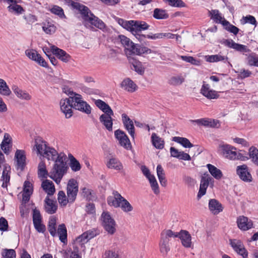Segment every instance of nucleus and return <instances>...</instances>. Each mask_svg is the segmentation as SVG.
<instances>
[{
    "label": "nucleus",
    "mask_w": 258,
    "mask_h": 258,
    "mask_svg": "<svg viewBox=\"0 0 258 258\" xmlns=\"http://www.w3.org/2000/svg\"><path fill=\"white\" fill-rule=\"evenodd\" d=\"M225 44L227 46L233 48L237 51L241 52H247L250 51V50L246 45L235 43L231 39L226 40Z\"/></svg>",
    "instance_id": "nucleus-22"
},
{
    "label": "nucleus",
    "mask_w": 258,
    "mask_h": 258,
    "mask_svg": "<svg viewBox=\"0 0 258 258\" xmlns=\"http://www.w3.org/2000/svg\"><path fill=\"white\" fill-rule=\"evenodd\" d=\"M63 91L64 93L68 95L69 98H65L66 99L70 100L71 101L73 99V98H75V96L78 95L79 94L74 92L70 88H64L63 89Z\"/></svg>",
    "instance_id": "nucleus-62"
},
{
    "label": "nucleus",
    "mask_w": 258,
    "mask_h": 258,
    "mask_svg": "<svg viewBox=\"0 0 258 258\" xmlns=\"http://www.w3.org/2000/svg\"><path fill=\"white\" fill-rule=\"evenodd\" d=\"M51 13L58 15L60 18L64 17L62 9L58 6H54L50 10Z\"/></svg>",
    "instance_id": "nucleus-58"
},
{
    "label": "nucleus",
    "mask_w": 258,
    "mask_h": 258,
    "mask_svg": "<svg viewBox=\"0 0 258 258\" xmlns=\"http://www.w3.org/2000/svg\"><path fill=\"white\" fill-rule=\"evenodd\" d=\"M56 220L55 217H51L49 220L48 230L53 237L58 235L61 242L66 243L67 242V231L64 224L59 225L57 232L56 230Z\"/></svg>",
    "instance_id": "nucleus-4"
},
{
    "label": "nucleus",
    "mask_w": 258,
    "mask_h": 258,
    "mask_svg": "<svg viewBox=\"0 0 258 258\" xmlns=\"http://www.w3.org/2000/svg\"><path fill=\"white\" fill-rule=\"evenodd\" d=\"M113 195L107 198L108 204L114 208H119L123 197L117 191H113Z\"/></svg>",
    "instance_id": "nucleus-23"
},
{
    "label": "nucleus",
    "mask_w": 258,
    "mask_h": 258,
    "mask_svg": "<svg viewBox=\"0 0 258 258\" xmlns=\"http://www.w3.org/2000/svg\"><path fill=\"white\" fill-rule=\"evenodd\" d=\"M177 232L170 229H164L160 234V241L169 243L170 238H176Z\"/></svg>",
    "instance_id": "nucleus-30"
},
{
    "label": "nucleus",
    "mask_w": 258,
    "mask_h": 258,
    "mask_svg": "<svg viewBox=\"0 0 258 258\" xmlns=\"http://www.w3.org/2000/svg\"><path fill=\"white\" fill-rule=\"evenodd\" d=\"M121 87L124 90L130 92H134L137 88L136 85L129 78H126L122 81Z\"/></svg>",
    "instance_id": "nucleus-33"
},
{
    "label": "nucleus",
    "mask_w": 258,
    "mask_h": 258,
    "mask_svg": "<svg viewBox=\"0 0 258 258\" xmlns=\"http://www.w3.org/2000/svg\"><path fill=\"white\" fill-rule=\"evenodd\" d=\"M103 258H119L118 255L115 252L111 250L106 251L103 255Z\"/></svg>",
    "instance_id": "nucleus-64"
},
{
    "label": "nucleus",
    "mask_w": 258,
    "mask_h": 258,
    "mask_svg": "<svg viewBox=\"0 0 258 258\" xmlns=\"http://www.w3.org/2000/svg\"><path fill=\"white\" fill-rule=\"evenodd\" d=\"M148 179L149 180L152 189L153 190L154 193L155 195H158L160 192V190L158 184L155 176L154 175L151 176L150 177H149Z\"/></svg>",
    "instance_id": "nucleus-49"
},
{
    "label": "nucleus",
    "mask_w": 258,
    "mask_h": 258,
    "mask_svg": "<svg viewBox=\"0 0 258 258\" xmlns=\"http://www.w3.org/2000/svg\"><path fill=\"white\" fill-rule=\"evenodd\" d=\"M181 58L186 61V62H189L192 64H195V65H196V66H199L200 65V62L199 60H197L195 58H194L192 56H180Z\"/></svg>",
    "instance_id": "nucleus-57"
},
{
    "label": "nucleus",
    "mask_w": 258,
    "mask_h": 258,
    "mask_svg": "<svg viewBox=\"0 0 258 258\" xmlns=\"http://www.w3.org/2000/svg\"><path fill=\"white\" fill-rule=\"evenodd\" d=\"M205 60L209 62H217L223 61L224 62H228V58L226 56L222 55L219 53L215 55H206Z\"/></svg>",
    "instance_id": "nucleus-32"
},
{
    "label": "nucleus",
    "mask_w": 258,
    "mask_h": 258,
    "mask_svg": "<svg viewBox=\"0 0 258 258\" xmlns=\"http://www.w3.org/2000/svg\"><path fill=\"white\" fill-rule=\"evenodd\" d=\"M94 235H95L93 232L87 231L84 232L76 238L75 240V244L83 245L86 243L88 240L94 237Z\"/></svg>",
    "instance_id": "nucleus-31"
},
{
    "label": "nucleus",
    "mask_w": 258,
    "mask_h": 258,
    "mask_svg": "<svg viewBox=\"0 0 258 258\" xmlns=\"http://www.w3.org/2000/svg\"><path fill=\"white\" fill-rule=\"evenodd\" d=\"M163 2L172 7L182 8L185 7V4L182 0H163Z\"/></svg>",
    "instance_id": "nucleus-53"
},
{
    "label": "nucleus",
    "mask_w": 258,
    "mask_h": 258,
    "mask_svg": "<svg viewBox=\"0 0 258 258\" xmlns=\"http://www.w3.org/2000/svg\"><path fill=\"white\" fill-rule=\"evenodd\" d=\"M33 150L36 151L38 155L48 160L54 161L52 168L49 172V177L59 184L68 169L66 162V155L63 153L58 154L54 148L49 146L46 142L39 138L35 140Z\"/></svg>",
    "instance_id": "nucleus-1"
},
{
    "label": "nucleus",
    "mask_w": 258,
    "mask_h": 258,
    "mask_svg": "<svg viewBox=\"0 0 258 258\" xmlns=\"http://www.w3.org/2000/svg\"><path fill=\"white\" fill-rule=\"evenodd\" d=\"M151 141L153 145L158 149H162L164 147V140L157 135L155 133H152L151 136Z\"/></svg>",
    "instance_id": "nucleus-36"
},
{
    "label": "nucleus",
    "mask_w": 258,
    "mask_h": 258,
    "mask_svg": "<svg viewBox=\"0 0 258 258\" xmlns=\"http://www.w3.org/2000/svg\"><path fill=\"white\" fill-rule=\"evenodd\" d=\"M43 189L47 194L48 196H51L54 194L55 191L53 183L49 180H45L43 181L41 184Z\"/></svg>",
    "instance_id": "nucleus-35"
},
{
    "label": "nucleus",
    "mask_w": 258,
    "mask_h": 258,
    "mask_svg": "<svg viewBox=\"0 0 258 258\" xmlns=\"http://www.w3.org/2000/svg\"><path fill=\"white\" fill-rule=\"evenodd\" d=\"M212 179V178L209 174H204V176L202 177L200 189L197 196L198 199H200L206 194L207 188L209 185L210 182H211Z\"/></svg>",
    "instance_id": "nucleus-16"
},
{
    "label": "nucleus",
    "mask_w": 258,
    "mask_h": 258,
    "mask_svg": "<svg viewBox=\"0 0 258 258\" xmlns=\"http://www.w3.org/2000/svg\"><path fill=\"white\" fill-rule=\"evenodd\" d=\"M38 174L39 176L44 178L47 177V176H49V173H48L45 162L43 161H41L38 164Z\"/></svg>",
    "instance_id": "nucleus-46"
},
{
    "label": "nucleus",
    "mask_w": 258,
    "mask_h": 258,
    "mask_svg": "<svg viewBox=\"0 0 258 258\" xmlns=\"http://www.w3.org/2000/svg\"><path fill=\"white\" fill-rule=\"evenodd\" d=\"M177 237L180 239L182 245L185 248L192 247L191 236L187 231L181 230L180 232H177Z\"/></svg>",
    "instance_id": "nucleus-11"
},
{
    "label": "nucleus",
    "mask_w": 258,
    "mask_h": 258,
    "mask_svg": "<svg viewBox=\"0 0 258 258\" xmlns=\"http://www.w3.org/2000/svg\"><path fill=\"white\" fill-rule=\"evenodd\" d=\"M238 227L242 231H247L253 227L252 220L244 216H240L237 218Z\"/></svg>",
    "instance_id": "nucleus-15"
},
{
    "label": "nucleus",
    "mask_w": 258,
    "mask_h": 258,
    "mask_svg": "<svg viewBox=\"0 0 258 258\" xmlns=\"http://www.w3.org/2000/svg\"><path fill=\"white\" fill-rule=\"evenodd\" d=\"M130 52L133 54L139 55H141L143 54H150L152 53L154 54L157 53V51L152 50L147 47L135 44H134L133 46H132Z\"/></svg>",
    "instance_id": "nucleus-18"
},
{
    "label": "nucleus",
    "mask_w": 258,
    "mask_h": 258,
    "mask_svg": "<svg viewBox=\"0 0 258 258\" xmlns=\"http://www.w3.org/2000/svg\"><path fill=\"white\" fill-rule=\"evenodd\" d=\"M236 173L239 178L244 182H250L252 181V177L248 171L247 165L243 164L238 166L236 168Z\"/></svg>",
    "instance_id": "nucleus-12"
},
{
    "label": "nucleus",
    "mask_w": 258,
    "mask_h": 258,
    "mask_svg": "<svg viewBox=\"0 0 258 258\" xmlns=\"http://www.w3.org/2000/svg\"><path fill=\"white\" fill-rule=\"evenodd\" d=\"M35 62L38 64L39 66L44 67V68H48V64L47 62L45 60V59L41 56L39 54V56H37L36 57L35 60H34Z\"/></svg>",
    "instance_id": "nucleus-63"
},
{
    "label": "nucleus",
    "mask_w": 258,
    "mask_h": 258,
    "mask_svg": "<svg viewBox=\"0 0 258 258\" xmlns=\"http://www.w3.org/2000/svg\"><path fill=\"white\" fill-rule=\"evenodd\" d=\"M73 6L80 12L84 22V25L86 27H87L88 25L90 24L102 30L103 32L108 31V28L104 23L94 15L87 7L77 3H74Z\"/></svg>",
    "instance_id": "nucleus-2"
},
{
    "label": "nucleus",
    "mask_w": 258,
    "mask_h": 258,
    "mask_svg": "<svg viewBox=\"0 0 258 258\" xmlns=\"http://www.w3.org/2000/svg\"><path fill=\"white\" fill-rule=\"evenodd\" d=\"M114 136L121 146L127 150H130L132 148L131 142L123 131L119 129L117 130L114 132Z\"/></svg>",
    "instance_id": "nucleus-10"
},
{
    "label": "nucleus",
    "mask_w": 258,
    "mask_h": 258,
    "mask_svg": "<svg viewBox=\"0 0 258 258\" xmlns=\"http://www.w3.org/2000/svg\"><path fill=\"white\" fill-rule=\"evenodd\" d=\"M184 81V79L182 76L172 77L169 80L170 84L174 86L181 85Z\"/></svg>",
    "instance_id": "nucleus-54"
},
{
    "label": "nucleus",
    "mask_w": 258,
    "mask_h": 258,
    "mask_svg": "<svg viewBox=\"0 0 258 258\" xmlns=\"http://www.w3.org/2000/svg\"><path fill=\"white\" fill-rule=\"evenodd\" d=\"M16 168L17 170L22 171L26 164L25 152L22 150H17L15 154Z\"/></svg>",
    "instance_id": "nucleus-13"
},
{
    "label": "nucleus",
    "mask_w": 258,
    "mask_h": 258,
    "mask_svg": "<svg viewBox=\"0 0 258 258\" xmlns=\"http://www.w3.org/2000/svg\"><path fill=\"white\" fill-rule=\"evenodd\" d=\"M229 242L230 245L237 254L241 255L243 258L247 257L248 251L240 240L237 239H230Z\"/></svg>",
    "instance_id": "nucleus-8"
},
{
    "label": "nucleus",
    "mask_w": 258,
    "mask_h": 258,
    "mask_svg": "<svg viewBox=\"0 0 258 258\" xmlns=\"http://www.w3.org/2000/svg\"><path fill=\"white\" fill-rule=\"evenodd\" d=\"M106 165L108 168L116 171H121L123 168V166L120 161L115 157H111L109 159Z\"/></svg>",
    "instance_id": "nucleus-24"
},
{
    "label": "nucleus",
    "mask_w": 258,
    "mask_h": 258,
    "mask_svg": "<svg viewBox=\"0 0 258 258\" xmlns=\"http://www.w3.org/2000/svg\"><path fill=\"white\" fill-rule=\"evenodd\" d=\"M223 26H225V29L227 31L233 33L234 35H236L239 32V29L236 26L232 24H230L229 22L228 24H224Z\"/></svg>",
    "instance_id": "nucleus-60"
},
{
    "label": "nucleus",
    "mask_w": 258,
    "mask_h": 258,
    "mask_svg": "<svg viewBox=\"0 0 258 258\" xmlns=\"http://www.w3.org/2000/svg\"><path fill=\"white\" fill-rule=\"evenodd\" d=\"M172 141L181 144L185 148L193 147V145L189 142V140L185 138L174 137L173 138Z\"/></svg>",
    "instance_id": "nucleus-44"
},
{
    "label": "nucleus",
    "mask_w": 258,
    "mask_h": 258,
    "mask_svg": "<svg viewBox=\"0 0 258 258\" xmlns=\"http://www.w3.org/2000/svg\"><path fill=\"white\" fill-rule=\"evenodd\" d=\"M67 190L70 203H72L75 201L78 191V185L76 180L71 179L69 181Z\"/></svg>",
    "instance_id": "nucleus-9"
},
{
    "label": "nucleus",
    "mask_w": 258,
    "mask_h": 258,
    "mask_svg": "<svg viewBox=\"0 0 258 258\" xmlns=\"http://www.w3.org/2000/svg\"><path fill=\"white\" fill-rule=\"evenodd\" d=\"M119 208L125 213L132 212L133 210V207L125 198L122 199Z\"/></svg>",
    "instance_id": "nucleus-48"
},
{
    "label": "nucleus",
    "mask_w": 258,
    "mask_h": 258,
    "mask_svg": "<svg viewBox=\"0 0 258 258\" xmlns=\"http://www.w3.org/2000/svg\"><path fill=\"white\" fill-rule=\"evenodd\" d=\"M113 114V112H111V113L109 112L102 114L99 117L100 121L104 125L106 129L109 132L112 131L113 119L112 116Z\"/></svg>",
    "instance_id": "nucleus-17"
},
{
    "label": "nucleus",
    "mask_w": 258,
    "mask_h": 258,
    "mask_svg": "<svg viewBox=\"0 0 258 258\" xmlns=\"http://www.w3.org/2000/svg\"><path fill=\"white\" fill-rule=\"evenodd\" d=\"M11 170L10 166H5L2 174V180L3 183L2 186L3 188H7L8 185V183L10 182V172Z\"/></svg>",
    "instance_id": "nucleus-37"
},
{
    "label": "nucleus",
    "mask_w": 258,
    "mask_h": 258,
    "mask_svg": "<svg viewBox=\"0 0 258 258\" xmlns=\"http://www.w3.org/2000/svg\"><path fill=\"white\" fill-rule=\"evenodd\" d=\"M153 16L156 19H166L169 17V15L165 10L156 8L153 11Z\"/></svg>",
    "instance_id": "nucleus-41"
},
{
    "label": "nucleus",
    "mask_w": 258,
    "mask_h": 258,
    "mask_svg": "<svg viewBox=\"0 0 258 258\" xmlns=\"http://www.w3.org/2000/svg\"><path fill=\"white\" fill-rule=\"evenodd\" d=\"M70 160V166L72 171L77 172L81 169V165L79 162L71 154H69Z\"/></svg>",
    "instance_id": "nucleus-40"
},
{
    "label": "nucleus",
    "mask_w": 258,
    "mask_h": 258,
    "mask_svg": "<svg viewBox=\"0 0 258 258\" xmlns=\"http://www.w3.org/2000/svg\"><path fill=\"white\" fill-rule=\"evenodd\" d=\"M9 4L10 6L8 7V9L11 13L19 15L24 11L23 8L21 6L17 5L16 1L14 0L13 2H11Z\"/></svg>",
    "instance_id": "nucleus-42"
},
{
    "label": "nucleus",
    "mask_w": 258,
    "mask_h": 258,
    "mask_svg": "<svg viewBox=\"0 0 258 258\" xmlns=\"http://www.w3.org/2000/svg\"><path fill=\"white\" fill-rule=\"evenodd\" d=\"M201 93L209 99H217L219 95L215 90L211 89L208 84H204L201 89Z\"/></svg>",
    "instance_id": "nucleus-20"
},
{
    "label": "nucleus",
    "mask_w": 258,
    "mask_h": 258,
    "mask_svg": "<svg viewBox=\"0 0 258 258\" xmlns=\"http://www.w3.org/2000/svg\"><path fill=\"white\" fill-rule=\"evenodd\" d=\"M119 38L122 44L125 47L126 49L130 51L134 43L124 35H119Z\"/></svg>",
    "instance_id": "nucleus-51"
},
{
    "label": "nucleus",
    "mask_w": 258,
    "mask_h": 258,
    "mask_svg": "<svg viewBox=\"0 0 258 258\" xmlns=\"http://www.w3.org/2000/svg\"><path fill=\"white\" fill-rule=\"evenodd\" d=\"M3 256L4 258H16V254L13 249H5L3 252Z\"/></svg>",
    "instance_id": "nucleus-56"
},
{
    "label": "nucleus",
    "mask_w": 258,
    "mask_h": 258,
    "mask_svg": "<svg viewBox=\"0 0 258 258\" xmlns=\"http://www.w3.org/2000/svg\"><path fill=\"white\" fill-rule=\"evenodd\" d=\"M12 89L16 96L21 100H29L31 98V95L25 90L19 88L17 85H13Z\"/></svg>",
    "instance_id": "nucleus-27"
},
{
    "label": "nucleus",
    "mask_w": 258,
    "mask_h": 258,
    "mask_svg": "<svg viewBox=\"0 0 258 258\" xmlns=\"http://www.w3.org/2000/svg\"><path fill=\"white\" fill-rule=\"evenodd\" d=\"M238 73V78L241 79L249 77L251 75L250 71L245 69H241Z\"/></svg>",
    "instance_id": "nucleus-59"
},
{
    "label": "nucleus",
    "mask_w": 258,
    "mask_h": 258,
    "mask_svg": "<svg viewBox=\"0 0 258 258\" xmlns=\"http://www.w3.org/2000/svg\"><path fill=\"white\" fill-rule=\"evenodd\" d=\"M25 54L30 59L34 61L37 56H39V53L35 49H28L26 50Z\"/></svg>",
    "instance_id": "nucleus-55"
},
{
    "label": "nucleus",
    "mask_w": 258,
    "mask_h": 258,
    "mask_svg": "<svg viewBox=\"0 0 258 258\" xmlns=\"http://www.w3.org/2000/svg\"><path fill=\"white\" fill-rule=\"evenodd\" d=\"M12 91L6 82L3 79H0V94L4 96H9Z\"/></svg>",
    "instance_id": "nucleus-39"
},
{
    "label": "nucleus",
    "mask_w": 258,
    "mask_h": 258,
    "mask_svg": "<svg viewBox=\"0 0 258 258\" xmlns=\"http://www.w3.org/2000/svg\"><path fill=\"white\" fill-rule=\"evenodd\" d=\"M121 117L125 128L128 131L131 137L134 139L135 133L133 120L125 113L121 115Z\"/></svg>",
    "instance_id": "nucleus-21"
},
{
    "label": "nucleus",
    "mask_w": 258,
    "mask_h": 258,
    "mask_svg": "<svg viewBox=\"0 0 258 258\" xmlns=\"http://www.w3.org/2000/svg\"><path fill=\"white\" fill-rule=\"evenodd\" d=\"M94 103L98 108L104 112L103 114L109 112L111 113V112H113L109 105L100 99L95 100Z\"/></svg>",
    "instance_id": "nucleus-38"
},
{
    "label": "nucleus",
    "mask_w": 258,
    "mask_h": 258,
    "mask_svg": "<svg viewBox=\"0 0 258 258\" xmlns=\"http://www.w3.org/2000/svg\"><path fill=\"white\" fill-rule=\"evenodd\" d=\"M209 12L210 15L211 16V19L216 23H220L223 25L228 24V21L226 20L224 18L222 17L218 10H212Z\"/></svg>",
    "instance_id": "nucleus-34"
},
{
    "label": "nucleus",
    "mask_w": 258,
    "mask_h": 258,
    "mask_svg": "<svg viewBox=\"0 0 258 258\" xmlns=\"http://www.w3.org/2000/svg\"><path fill=\"white\" fill-rule=\"evenodd\" d=\"M42 29L47 34H52L56 31V27L50 22H45L43 23Z\"/></svg>",
    "instance_id": "nucleus-45"
},
{
    "label": "nucleus",
    "mask_w": 258,
    "mask_h": 258,
    "mask_svg": "<svg viewBox=\"0 0 258 258\" xmlns=\"http://www.w3.org/2000/svg\"><path fill=\"white\" fill-rule=\"evenodd\" d=\"M58 201L61 206H65L70 203L68 197L66 196L63 191H59L58 194Z\"/></svg>",
    "instance_id": "nucleus-52"
},
{
    "label": "nucleus",
    "mask_w": 258,
    "mask_h": 258,
    "mask_svg": "<svg viewBox=\"0 0 258 258\" xmlns=\"http://www.w3.org/2000/svg\"><path fill=\"white\" fill-rule=\"evenodd\" d=\"M116 21L119 25L130 32H141L142 31L148 29L149 27V25L145 21H126L121 18H117Z\"/></svg>",
    "instance_id": "nucleus-3"
},
{
    "label": "nucleus",
    "mask_w": 258,
    "mask_h": 258,
    "mask_svg": "<svg viewBox=\"0 0 258 258\" xmlns=\"http://www.w3.org/2000/svg\"><path fill=\"white\" fill-rule=\"evenodd\" d=\"M220 150L222 155L227 159L232 160H245L246 157L241 153L237 152L236 148L229 145L220 146Z\"/></svg>",
    "instance_id": "nucleus-5"
},
{
    "label": "nucleus",
    "mask_w": 258,
    "mask_h": 258,
    "mask_svg": "<svg viewBox=\"0 0 258 258\" xmlns=\"http://www.w3.org/2000/svg\"><path fill=\"white\" fill-rule=\"evenodd\" d=\"M209 209L212 214L217 215L223 210L222 205L215 199H211L209 202Z\"/></svg>",
    "instance_id": "nucleus-25"
},
{
    "label": "nucleus",
    "mask_w": 258,
    "mask_h": 258,
    "mask_svg": "<svg viewBox=\"0 0 258 258\" xmlns=\"http://www.w3.org/2000/svg\"><path fill=\"white\" fill-rule=\"evenodd\" d=\"M207 166L210 173L215 178L217 179L221 178L223 174L220 169L210 164H208Z\"/></svg>",
    "instance_id": "nucleus-43"
},
{
    "label": "nucleus",
    "mask_w": 258,
    "mask_h": 258,
    "mask_svg": "<svg viewBox=\"0 0 258 258\" xmlns=\"http://www.w3.org/2000/svg\"><path fill=\"white\" fill-rule=\"evenodd\" d=\"M45 209L46 212L52 214L56 211L57 206L56 202L50 199L48 196L45 199Z\"/></svg>",
    "instance_id": "nucleus-28"
},
{
    "label": "nucleus",
    "mask_w": 258,
    "mask_h": 258,
    "mask_svg": "<svg viewBox=\"0 0 258 258\" xmlns=\"http://www.w3.org/2000/svg\"><path fill=\"white\" fill-rule=\"evenodd\" d=\"M159 245L161 254L164 257H166L170 250L169 243L160 240Z\"/></svg>",
    "instance_id": "nucleus-47"
},
{
    "label": "nucleus",
    "mask_w": 258,
    "mask_h": 258,
    "mask_svg": "<svg viewBox=\"0 0 258 258\" xmlns=\"http://www.w3.org/2000/svg\"><path fill=\"white\" fill-rule=\"evenodd\" d=\"M33 192L32 184L28 181H25L23 186L22 201L24 203L28 202L30 198V196Z\"/></svg>",
    "instance_id": "nucleus-26"
},
{
    "label": "nucleus",
    "mask_w": 258,
    "mask_h": 258,
    "mask_svg": "<svg viewBox=\"0 0 258 258\" xmlns=\"http://www.w3.org/2000/svg\"><path fill=\"white\" fill-rule=\"evenodd\" d=\"M59 105L61 111L67 118H70L72 116L73 107H72V101L62 98L60 100Z\"/></svg>",
    "instance_id": "nucleus-14"
},
{
    "label": "nucleus",
    "mask_w": 258,
    "mask_h": 258,
    "mask_svg": "<svg viewBox=\"0 0 258 258\" xmlns=\"http://www.w3.org/2000/svg\"><path fill=\"white\" fill-rule=\"evenodd\" d=\"M72 99V107H73L74 109L87 114H90L91 113L92 108L90 105L83 100L82 95L79 94Z\"/></svg>",
    "instance_id": "nucleus-6"
},
{
    "label": "nucleus",
    "mask_w": 258,
    "mask_h": 258,
    "mask_svg": "<svg viewBox=\"0 0 258 258\" xmlns=\"http://www.w3.org/2000/svg\"><path fill=\"white\" fill-rule=\"evenodd\" d=\"M101 220L103 227L108 233L113 234L115 232V222L108 212H103L102 213Z\"/></svg>",
    "instance_id": "nucleus-7"
},
{
    "label": "nucleus",
    "mask_w": 258,
    "mask_h": 258,
    "mask_svg": "<svg viewBox=\"0 0 258 258\" xmlns=\"http://www.w3.org/2000/svg\"><path fill=\"white\" fill-rule=\"evenodd\" d=\"M130 63L132 65V69L134 70L138 74L143 75L145 72V68L142 63L133 57H128Z\"/></svg>",
    "instance_id": "nucleus-29"
},
{
    "label": "nucleus",
    "mask_w": 258,
    "mask_h": 258,
    "mask_svg": "<svg viewBox=\"0 0 258 258\" xmlns=\"http://www.w3.org/2000/svg\"><path fill=\"white\" fill-rule=\"evenodd\" d=\"M33 222L35 223L39 222H42V218L38 210L35 209L33 211Z\"/></svg>",
    "instance_id": "nucleus-61"
},
{
    "label": "nucleus",
    "mask_w": 258,
    "mask_h": 258,
    "mask_svg": "<svg viewBox=\"0 0 258 258\" xmlns=\"http://www.w3.org/2000/svg\"><path fill=\"white\" fill-rule=\"evenodd\" d=\"M51 52L62 61L68 62L70 60V55L62 49L54 45H51Z\"/></svg>",
    "instance_id": "nucleus-19"
},
{
    "label": "nucleus",
    "mask_w": 258,
    "mask_h": 258,
    "mask_svg": "<svg viewBox=\"0 0 258 258\" xmlns=\"http://www.w3.org/2000/svg\"><path fill=\"white\" fill-rule=\"evenodd\" d=\"M240 23L242 25H244L246 23H249L256 26L257 22L255 18L251 15H247L243 16L240 20Z\"/></svg>",
    "instance_id": "nucleus-50"
}]
</instances>
